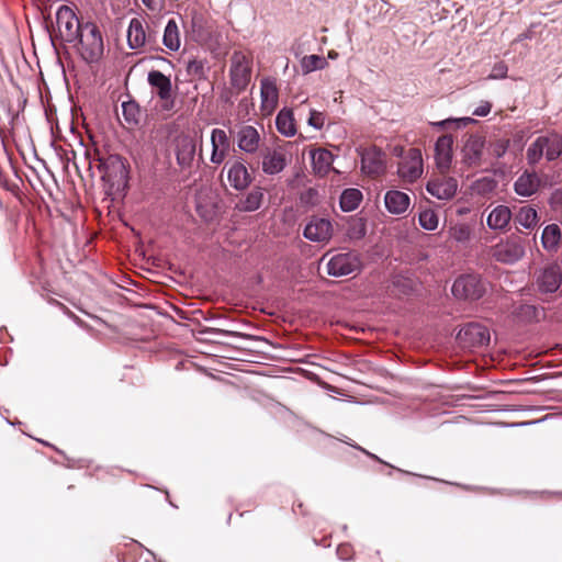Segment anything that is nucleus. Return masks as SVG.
<instances>
[{
  "mask_svg": "<svg viewBox=\"0 0 562 562\" xmlns=\"http://www.w3.org/2000/svg\"><path fill=\"white\" fill-rule=\"evenodd\" d=\"M361 270V260L358 254L339 252L331 256L327 261V273L333 277H346Z\"/></svg>",
  "mask_w": 562,
  "mask_h": 562,
  "instance_id": "nucleus-8",
  "label": "nucleus"
},
{
  "mask_svg": "<svg viewBox=\"0 0 562 562\" xmlns=\"http://www.w3.org/2000/svg\"><path fill=\"white\" fill-rule=\"evenodd\" d=\"M315 542H316L317 544H319V546H323V547H328V546H329V543H327L326 539H323L321 542H317V541L315 540Z\"/></svg>",
  "mask_w": 562,
  "mask_h": 562,
  "instance_id": "nucleus-50",
  "label": "nucleus"
},
{
  "mask_svg": "<svg viewBox=\"0 0 562 562\" xmlns=\"http://www.w3.org/2000/svg\"><path fill=\"white\" fill-rule=\"evenodd\" d=\"M150 11H158L164 5V0H142Z\"/></svg>",
  "mask_w": 562,
  "mask_h": 562,
  "instance_id": "nucleus-49",
  "label": "nucleus"
},
{
  "mask_svg": "<svg viewBox=\"0 0 562 562\" xmlns=\"http://www.w3.org/2000/svg\"><path fill=\"white\" fill-rule=\"evenodd\" d=\"M311 156L314 171L322 176L326 175L334 161L331 151L325 148H317L312 151Z\"/></svg>",
  "mask_w": 562,
  "mask_h": 562,
  "instance_id": "nucleus-27",
  "label": "nucleus"
},
{
  "mask_svg": "<svg viewBox=\"0 0 562 562\" xmlns=\"http://www.w3.org/2000/svg\"><path fill=\"white\" fill-rule=\"evenodd\" d=\"M307 123L314 128L321 130L325 123V114L323 112L311 109Z\"/></svg>",
  "mask_w": 562,
  "mask_h": 562,
  "instance_id": "nucleus-41",
  "label": "nucleus"
},
{
  "mask_svg": "<svg viewBox=\"0 0 562 562\" xmlns=\"http://www.w3.org/2000/svg\"><path fill=\"white\" fill-rule=\"evenodd\" d=\"M419 225L427 231L436 229L438 226V215L432 210H425L420 212Z\"/></svg>",
  "mask_w": 562,
  "mask_h": 562,
  "instance_id": "nucleus-37",
  "label": "nucleus"
},
{
  "mask_svg": "<svg viewBox=\"0 0 562 562\" xmlns=\"http://www.w3.org/2000/svg\"><path fill=\"white\" fill-rule=\"evenodd\" d=\"M427 191L439 200L452 199L458 189V181L452 177H447L445 173L428 181Z\"/></svg>",
  "mask_w": 562,
  "mask_h": 562,
  "instance_id": "nucleus-18",
  "label": "nucleus"
},
{
  "mask_svg": "<svg viewBox=\"0 0 562 562\" xmlns=\"http://www.w3.org/2000/svg\"><path fill=\"white\" fill-rule=\"evenodd\" d=\"M228 150L229 149L217 148L216 146L215 148L212 147L211 161L216 165L222 164L227 156Z\"/></svg>",
  "mask_w": 562,
  "mask_h": 562,
  "instance_id": "nucleus-45",
  "label": "nucleus"
},
{
  "mask_svg": "<svg viewBox=\"0 0 562 562\" xmlns=\"http://www.w3.org/2000/svg\"><path fill=\"white\" fill-rule=\"evenodd\" d=\"M227 178L231 186L237 191L247 189L252 181L251 175L249 173L245 164L241 161L233 162L228 169Z\"/></svg>",
  "mask_w": 562,
  "mask_h": 562,
  "instance_id": "nucleus-22",
  "label": "nucleus"
},
{
  "mask_svg": "<svg viewBox=\"0 0 562 562\" xmlns=\"http://www.w3.org/2000/svg\"><path fill=\"white\" fill-rule=\"evenodd\" d=\"M536 284L541 293H554L562 284V269L557 263L544 267L538 274Z\"/></svg>",
  "mask_w": 562,
  "mask_h": 562,
  "instance_id": "nucleus-15",
  "label": "nucleus"
},
{
  "mask_svg": "<svg viewBox=\"0 0 562 562\" xmlns=\"http://www.w3.org/2000/svg\"><path fill=\"white\" fill-rule=\"evenodd\" d=\"M384 203L390 213L400 215L407 211L411 199L402 191L390 190L384 196Z\"/></svg>",
  "mask_w": 562,
  "mask_h": 562,
  "instance_id": "nucleus-25",
  "label": "nucleus"
},
{
  "mask_svg": "<svg viewBox=\"0 0 562 562\" xmlns=\"http://www.w3.org/2000/svg\"><path fill=\"white\" fill-rule=\"evenodd\" d=\"M252 58L240 50L233 53L229 67V82L236 93H241L251 79Z\"/></svg>",
  "mask_w": 562,
  "mask_h": 562,
  "instance_id": "nucleus-5",
  "label": "nucleus"
},
{
  "mask_svg": "<svg viewBox=\"0 0 562 562\" xmlns=\"http://www.w3.org/2000/svg\"><path fill=\"white\" fill-rule=\"evenodd\" d=\"M485 138L481 135H470L462 149V161L469 168L482 166Z\"/></svg>",
  "mask_w": 562,
  "mask_h": 562,
  "instance_id": "nucleus-16",
  "label": "nucleus"
},
{
  "mask_svg": "<svg viewBox=\"0 0 562 562\" xmlns=\"http://www.w3.org/2000/svg\"><path fill=\"white\" fill-rule=\"evenodd\" d=\"M508 67L504 61H498L494 65L488 78L490 79H503L506 78Z\"/></svg>",
  "mask_w": 562,
  "mask_h": 562,
  "instance_id": "nucleus-43",
  "label": "nucleus"
},
{
  "mask_svg": "<svg viewBox=\"0 0 562 562\" xmlns=\"http://www.w3.org/2000/svg\"><path fill=\"white\" fill-rule=\"evenodd\" d=\"M541 186V180L536 171L525 170L515 181L514 190L520 196H531Z\"/></svg>",
  "mask_w": 562,
  "mask_h": 562,
  "instance_id": "nucleus-21",
  "label": "nucleus"
},
{
  "mask_svg": "<svg viewBox=\"0 0 562 562\" xmlns=\"http://www.w3.org/2000/svg\"><path fill=\"white\" fill-rule=\"evenodd\" d=\"M460 122H463V124L467 125L469 122H472V119L464 117V119H461Z\"/></svg>",
  "mask_w": 562,
  "mask_h": 562,
  "instance_id": "nucleus-51",
  "label": "nucleus"
},
{
  "mask_svg": "<svg viewBox=\"0 0 562 562\" xmlns=\"http://www.w3.org/2000/svg\"><path fill=\"white\" fill-rule=\"evenodd\" d=\"M397 173L404 182L413 183L423 175V157L418 148H409L398 162Z\"/></svg>",
  "mask_w": 562,
  "mask_h": 562,
  "instance_id": "nucleus-10",
  "label": "nucleus"
},
{
  "mask_svg": "<svg viewBox=\"0 0 562 562\" xmlns=\"http://www.w3.org/2000/svg\"><path fill=\"white\" fill-rule=\"evenodd\" d=\"M235 139L239 150L246 154H256L261 145V135L251 125H243L236 133Z\"/></svg>",
  "mask_w": 562,
  "mask_h": 562,
  "instance_id": "nucleus-19",
  "label": "nucleus"
},
{
  "mask_svg": "<svg viewBox=\"0 0 562 562\" xmlns=\"http://www.w3.org/2000/svg\"><path fill=\"white\" fill-rule=\"evenodd\" d=\"M57 34L63 42L74 43L77 38L83 24H80L75 12L68 5H60L56 13ZM50 38L54 42V35L50 33Z\"/></svg>",
  "mask_w": 562,
  "mask_h": 562,
  "instance_id": "nucleus-6",
  "label": "nucleus"
},
{
  "mask_svg": "<svg viewBox=\"0 0 562 562\" xmlns=\"http://www.w3.org/2000/svg\"><path fill=\"white\" fill-rule=\"evenodd\" d=\"M99 169L103 170L106 175H109L108 170L110 166L119 165L120 168H124V165L119 156H110L106 159H99Z\"/></svg>",
  "mask_w": 562,
  "mask_h": 562,
  "instance_id": "nucleus-42",
  "label": "nucleus"
},
{
  "mask_svg": "<svg viewBox=\"0 0 562 562\" xmlns=\"http://www.w3.org/2000/svg\"><path fill=\"white\" fill-rule=\"evenodd\" d=\"M337 555L339 557V559L348 561L353 555V549L348 543H341L337 548Z\"/></svg>",
  "mask_w": 562,
  "mask_h": 562,
  "instance_id": "nucleus-44",
  "label": "nucleus"
},
{
  "mask_svg": "<svg viewBox=\"0 0 562 562\" xmlns=\"http://www.w3.org/2000/svg\"><path fill=\"white\" fill-rule=\"evenodd\" d=\"M452 137L450 135L440 136L435 145V159L441 173H446L452 161Z\"/></svg>",
  "mask_w": 562,
  "mask_h": 562,
  "instance_id": "nucleus-20",
  "label": "nucleus"
},
{
  "mask_svg": "<svg viewBox=\"0 0 562 562\" xmlns=\"http://www.w3.org/2000/svg\"><path fill=\"white\" fill-rule=\"evenodd\" d=\"M260 98V111L262 115L272 114L279 104V88L276 78L265 77L261 79Z\"/></svg>",
  "mask_w": 562,
  "mask_h": 562,
  "instance_id": "nucleus-14",
  "label": "nucleus"
},
{
  "mask_svg": "<svg viewBox=\"0 0 562 562\" xmlns=\"http://www.w3.org/2000/svg\"><path fill=\"white\" fill-rule=\"evenodd\" d=\"M187 71L190 75H194V76H199V77L202 76V74H203L202 61L198 60V59L190 60L187 66Z\"/></svg>",
  "mask_w": 562,
  "mask_h": 562,
  "instance_id": "nucleus-46",
  "label": "nucleus"
},
{
  "mask_svg": "<svg viewBox=\"0 0 562 562\" xmlns=\"http://www.w3.org/2000/svg\"><path fill=\"white\" fill-rule=\"evenodd\" d=\"M508 146H509L508 139H497L490 145V153L495 158H501L506 154Z\"/></svg>",
  "mask_w": 562,
  "mask_h": 562,
  "instance_id": "nucleus-39",
  "label": "nucleus"
},
{
  "mask_svg": "<svg viewBox=\"0 0 562 562\" xmlns=\"http://www.w3.org/2000/svg\"><path fill=\"white\" fill-rule=\"evenodd\" d=\"M497 188V181L492 177H483L473 182L471 189L473 193L481 196L491 195Z\"/></svg>",
  "mask_w": 562,
  "mask_h": 562,
  "instance_id": "nucleus-34",
  "label": "nucleus"
},
{
  "mask_svg": "<svg viewBox=\"0 0 562 562\" xmlns=\"http://www.w3.org/2000/svg\"><path fill=\"white\" fill-rule=\"evenodd\" d=\"M362 199L363 195L359 189H345L340 195V207L344 212L355 211L359 206Z\"/></svg>",
  "mask_w": 562,
  "mask_h": 562,
  "instance_id": "nucleus-32",
  "label": "nucleus"
},
{
  "mask_svg": "<svg viewBox=\"0 0 562 562\" xmlns=\"http://www.w3.org/2000/svg\"><path fill=\"white\" fill-rule=\"evenodd\" d=\"M192 37L198 43H205L211 38V27L203 14L194 13L191 19Z\"/></svg>",
  "mask_w": 562,
  "mask_h": 562,
  "instance_id": "nucleus-29",
  "label": "nucleus"
},
{
  "mask_svg": "<svg viewBox=\"0 0 562 562\" xmlns=\"http://www.w3.org/2000/svg\"><path fill=\"white\" fill-rule=\"evenodd\" d=\"M492 110V104L487 101L482 102L474 111L473 115L486 116Z\"/></svg>",
  "mask_w": 562,
  "mask_h": 562,
  "instance_id": "nucleus-48",
  "label": "nucleus"
},
{
  "mask_svg": "<svg viewBox=\"0 0 562 562\" xmlns=\"http://www.w3.org/2000/svg\"><path fill=\"white\" fill-rule=\"evenodd\" d=\"M172 144L178 166L181 170H190L196 151L195 139L189 134L181 133L173 138Z\"/></svg>",
  "mask_w": 562,
  "mask_h": 562,
  "instance_id": "nucleus-11",
  "label": "nucleus"
},
{
  "mask_svg": "<svg viewBox=\"0 0 562 562\" xmlns=\"http://www.w3.org/2000/svg\"><path fill=\"white\" fill-rule=\"evenodd\" d=\"M238 93H236V91L233 89V87L231 86V88H225L221 94H220V100L224 103H227V104H233V98L235 95H237Z\"/></svg>",
  "mask_w": 562,
  "mask_h": 562,
  "instance_id": "nucleus-47",
  "label": "nucleus"
},
{
  "mask_svg": "<svg viewBox=\"0 0 562 562\" xmlns=\"http://www.w3.org/2000/svg\"><path fill=\"white\" fill-rule=\"evenodd\" d=\"M212 147L229 149V139L224 130L214 128L211 134Z\"/></svg>",
  "mask_w": 562,
  "mask_h": 562,
  "instance_id": "nucleus-38",
  "label": "nucleus"
},
{
  "mask_svg": "<svg viewBox=\"0 0 562 562\" xmlns=\"http://www.w3.org/2000/svg\"><path fill=\"white\" fill-rule=\"evenodd\" d=\"M361 157V170L371 178H376L385 171V155L375 146L363 148L359 151Z\"/></svg>",
  "mask_w": 562,
  "mask_h": 562,
  "instance_id": "nucleus-13",
  "label": "nucleus"
},
{
  "mask_svg": "<svg viewBox=\"0 0 562 562\" xmlns=\"http://www.w3.org/2000/svg\"><path fill=\"white\" fill-rule=\"evenodd\" d=\"M147 82L151 88L162 111H172L176 105L177 87H173L169 76H166L159 70H150L147 75Z\"/></svg>",
  "mask_w": 562,
  "mask_h": 562,
  "instance_id": "nucleus-4",
  "label": "nucleus"
},
{
  "mask_svg": "<svg viewBox=\"0 0 562 562\" xmlns=\"http://www.w3.org/2000/svg\"><path fill=\"white\" fill-rule=\"evenodd\" d=\"M77 40H79L78 50L87 63H95L102 57L103 38L94 23H85Z\"/></svg>",
  "mask_w": 562,
  "mask_h": 562,
  "instance_id": "nucleus-3",
  "label": "nucleus"
},
{
  "mask_svg": "<svg viewBox=\"0 0 562 562\" xmlns=\"http://www.w3.org/2000/svg\"><path fill=\"white\" fill-rule=\"evenodd\" d=\"M512 211L506 205H497L494 207L486 218L488 228L493 231H507L512 221Z\"/></svg>",
  "mask_w": 562,
  "mask_h": 562,
  "instance_id": "nucleus-24",
  "label": "nucleus"
},
{
  "mask_svg": "<svg viewBox=\"0 0 562 562\" xmlns=\"http://www.w3.org/2000/svg\"><path fill=\"white\" fill-rule=\"evenodd\" d=\"M561 156L562 136L555 132L536 137L526 150V160L531 167L538 165L542 158L551 162L559 159Z\"/></svg>",
  "mask_w": 562,
  "mask_h": 562,
  "instance_id": "nucleus-1",
  "label": "nucleus"
},
{
  "mask_svg": "<svg viewBox=\"0 0 562 562\" xmlns=\"http://www.w3.org/2000/svg\"><path fill=\"white\" fill-rule=\"evenodd\" d=\"M457 339L464 348H475L488 345L491 335L486 326L469 323L459 330Z\"/></svg>",
  "mask_w": 562,
  "mask_h": 562,
  "instance_id": "nucleus-12",
  "label": "nucleus"
},
{
  "mask_svg": "<svg viewBox=\"0 0 562 562\" xmlns=\"http://www.w3.org/2000/svg\"><path fill=\"white\" fill-rule=\"evenodd\" d=\"M127 42L131 48L137 49L146 44L155 43L151 34H147L143 23L138 19H132L127 30Z\"/></svg>",
  "mask_w": 562,
  "mask_h": 562,
  "instance_id": "nucleus-23",
  "label": "nucleus"
},
{
  "mask_svg": "<svg viewBox=\"0 0 562 562\" xmlns=\"http://www.w3.org/2000/svg\"><path fill=\"white\" fill-rule=\"evenodd\" d=\"M262 200V190L260 188H255L244 199L236 203V209L240 212H254L261 206Z\"/></svg>",
  "mask_w": 562,
  "mask_h": 562,
  "instance_id": "nucleus-30",
  "label": "nucleus"
},
{
  "mask_svg": "<svg viewBox=\"0 0 562 562\" xmlns=\"http://www.w3.org/2000/svg\"><path fill=\"white\" fill-rule=\"evenodd\" d=\"M333 231V224L329 220L312 216L304 228L303 235L308 240L325 243L331 238Z\"/></svg>",
  "mask_w": 562,
  "mask_h": 562,
  "instance_id": "nucleus-17",
  "label": "nucleus"
},
{
  "mask_svg": "<svg viewBox=\"0 0 562 562\" xmlns=\"http://www.w3.org/2000/svg\"><path fill=\"white\" fill-rule=\"evenodd\" d=\"M526 245L527 240L524 237L510 234L491 247V256L503 265H514L524 258Z\"/></svg>",
  "mask_w": 562,
  "mask_h": 562,
  "instance_id": "nucleus-2",
  "label": "nucleus"
},
{
  "mask_svg": "<svg viewBox=\"0 0 562 562\" xmlns=\"http://www.w3.org/2000/svg\"><path fill=\"white\" fill-rule=\"evenodd\" d=\"M122 113L124 120L131 124L135 125L139 121V106L135 101H127L122 103Z\"/></svg>",
  "mask_w": 562,
  "mask_h": 562,
  "instance_id": "nucleus-36",
  "label": "nucleus"
},
{
  "mask_svg": "<svg viewBox=\"0 0 562 562\" xmlns=\"http://www.w3.org/2000/svg\"><path fill=\"white\" fill-rule=\"evenodd\" d=\"M486 292V283L477 274H464L456 279L452 293L458 299L479 300Z\"/></svg>",
  "mask_w": 562,
  "mask_h": 562,
  "instance_id": "nucleus-7",
  "label": "nucleus"
},
{
  "mask_svg": "<svg viewBox=\"0 0 562 562\" xmlns=\"http://www.w3.org/2000/svg\"><path fill=\"white\" fill-rule=\"evenodd\" d=\"M164 45L171 52H177L180 48L181 38L179 26L175 19H170L164 31Z\"/></svg>",
  "mask_w": 562,
  "mask_h": 562,
  "instance_id": "nucleus-31",
  "label": "nucleus"
},
{
  "mask_svg": "<svg viewBox=\"0 0 562 562\" xmlns=\"http://www.w3.org/2000/svg\"><path fill=\"white\" fill-rule=\"evenodd\" d=\"M260 157L261 170L268 176L282 172L290 161L285 147L282 145L265 147L261 150Z\"/></svg>",
  "mask_w": 562,
  "mask_h": 562,
  "instance_id": "nucleus-9",
  "label": "nucleus"
},
{
  "mask_svg": "<svg viewBox=\"0 0 562 562\" xmlns=\"http://www.w3.org/2000/svg\"><path fill=\"white\" fill-rule=\"evenodd\" d=\"M542 247L549 252H557L561 244V229L558 224H549L541 235Z\"/></svg>",
  "mask_w": 562,
  "mask_h": 562,
  "instance_id": "nucleus-28",
  "label": "nucleus"
},
{
  "mask_svg": "<svg viewBox=\"0 0 562 562\" xmlns=\"http://www.w3.org/2000/svg\"><path fill=\"white\" fill-rule=\"evenodd\" d=\"M448 122H449L448 120H447V121H442V122L438 123V125L443 126V125H446Z\"/></svg>",
  "mask_w": 562,
  "mask_h": 562,
  "instance_id": "nucleus-52",
  "label": "nucleus"
},
{
  "mask_svg": "<svg viewBox=\"0 0 562 562\" xmlns=\"http://www.w3.org/2000/svg\"><path fill=\"white\" fill-rule=\"evenodd\" d=\"M327 65V60L319 55H307L301 60V67L304 74H310L317 69H324Z\"/></svg>",
  "mask_w": 562,
  "mask_h": 562,
  "instance_id": "nucleus-35",
  "label": "nucleus"
},
{
  "mask_svg": "<svg viewBox=\"0 0 562 562\" xmlns=\"http://www.w3.org/2000/svg\"><path fill=\"white\" fill-rule=\"evenodd\" d=\"M277 130L280 134L286 137L294 136L296 134V124L291 109H282L276 119Z\"/></svg>",
  "mask_w": 562,
  "mask_h": 562,
  "instance_id": "nucleus-26",
  "label": "nucleus"
},
{
  "mask_svg": "<svg viewBox=\"0 0 562 562\" xmlns=\"http://www.w3.org/2000/svg\"><path fill=\"white\" fill-rule=\"evenodd\" d=\"M470 235H471V231H470L469 226H467L464 224L457 225V226L452 227V229H451V236L457 241H467V240H469Z\"/></svg>",
  "mask_w": 562,
  "mask_h": 562,
  "instance_id": "nucleus-40",
  "label": "nucleus"
},
{
  "mask_svg": "<svg viewBox=\"0 0 562 562\" xmlns=\"http://www.w3.org/2000/svg\"><path fill=\"white\" fill-rule=\"evenodd\" d=\"M515 221L524 228L530 229L537 225L538 213L532 206H522L516 214Z\"/></svg>",
  "mask_w": 562,
  "mask_h": 562,
  "instance_id": "nucleus-33",
  "label": "nucleus"
}]
</instances>
